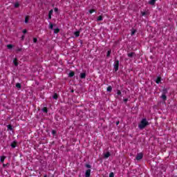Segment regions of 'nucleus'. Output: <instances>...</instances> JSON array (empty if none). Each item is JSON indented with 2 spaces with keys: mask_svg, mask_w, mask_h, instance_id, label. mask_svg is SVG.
Masks as SVG:
<instances>
[{
  "mask_svg": "<svg viewBox=\"0 0 177 177\" xmlns=\"http://www.w3.org/2000/svg\"><path fill=\"white\" fill-rule=\"evenodd\" d=\"M147 125H149V122L147 121V119L143 118L138 124V128L139 129H145V127H147Z\"/></svg>",
  "mask_w": 177,
  "mask_h": 177,
  "instance_id": "obj_1",
  "label": "nucleus"
},
{
  "mask_svg": "<svg viewBox=\"0 0 177 177\" xmlns=\"http://www.w3.org/2000/svg\"><path fill=\"white\" fill-rule=\"evenodd\" d=\"M120 67V61L115 60L113 64V68L115 71H118V68Z\"/></svg>",
  "mask_w": 177,
  "mask_h": 177,
  "instance_id": "obj_2",
  "label": "nucleus"
},
{
  "mask_svg": "<svg viewBox=\"0 0 177 177\" xmlns=\"http://www.w3.org/2000/svg\"><path fill=\"white\" fill-rule=\"evenodd\" d=\"M142 158H143V153H138L136 157V160L139 161V160H142Z\"/></svg>",
  "mask_w": 177,
  "mask_h": 177,
  "instance_id": "obj_3",
  "label": "nucleus"
},
{
  "mask_svg": "<svg viewBox=\"0 0 177 177\" xmlns=\"http://www.w3.org/2000/svg\"><path fill=\"white\" fill-rule=\"evenodd\" d=\"M80 78L81 80H85V78H86V73H80Z\"/></svg>",
  "mask_w": 177,
  "mask_h": 177,
  "instance_id": "obj_4",
  "label": "nucleus"
},
{
  "mask_svg": "<svg viewBox=\"0 0 177 177\" xmlns=\"http://www.w3.org/2000/svg\"><path fill=\"white\" fill-rule=\"evenodd\" d=\"M91 176V169H88L86 171L85 177Z\"/></svg>",
  "mask_w": 177,
  "mask_h": 177,
  "instance_id": "obj_5",
  "label": "nucleus"
},
{
  "mask_svg": "<svg viewBox=\"0 0 177 177\" xmlns=\"http://www.w3.org/2000/svg\"><path fill=\"white\" fill-rule=\"evenodd\" d=\"M156 1L157 0H150L148 1L149 5L154 6L156 5Z\"/></svg>",
  "mask_w": 177,
  "mask_h": 177,
  "instance_id": "obj_6",
  "label": "nucleus"
},
{
  "mask_svg": "<svg viewBox=\"0 0 177 177\" xmlns=\"http://www.w3.org/2000/svg\"><path fill=\"white\" fill-rule=\"evenodd\" d=\"M128 57H133V56H136V54L133 52L129 53L127 54Z\"/></svg>",
  "mask_w": 177,
  "mask_h": 177,
  "instance_id": "obj_7",
  "label": "nucleus"
},
{
  "mask_svg": "<svg viewBox=\"0 0 177 177\" xmlns=\"http://www.w3.org/2000/svg\"><path fill=\"white\" fill-rule=\"evenodd\" d=\"M110 156H111V154L110 153V152H106V153L104 155V158H109V157H110Z\"/></svg>",
  "mask_w": 177,
  "mask_h": 177,
  "instance_id": "obj_8",
  "label": "nucleus"
},
{
  "mask_svg": "<svg viewBox=\"0 0 177 177\" xmlns=\"http://www.w3.org/2000/svg\"><path fill=\"white\" fill-rule=\"evenodd\" d=\"M5 158H6V156H0V161L1 162L3 163L5 161Z\"/></svg>",
  "mask_w": 177,
  "mask_h": 177,
  "instance_id": "obj_9",
  "label": "nucleus"
},
{
  "mask_svg": "<svg viewBox=\"0 0 177 177\" xmlns=\"http://www.w3.org/2000/svg\"><path fill=\"white\" fill-rule=\"evenodd\" d=\"M103 21V16L100 15L97 18V21Z\"/></svg>",
  "mask_w": 177,
  "mask_h": 177,
  "instance_id": "obj_10",
  "label": "nucleus"
},
{
  "mask_svg": "<svg viewBox=\"0 0 177 177\" xmlns=\"http://www.w3.org/2000/svg\"><path fill=\"white\" fill-rule=\"evenodd\" d=\"M59 32H60V29H59V28L54 29V34H59Z\"/></svg>",
  "mask_w": 177,
  "mask_h": 177,
  "instance_id": "obj_11",
  "label": "nucleus"
},
{
  "mask_svg": "<svg viewBox=\"0 0 177 177\" xmlns=\"http://www.w3.org/2000/svg\"><path fill=\"white\" fill-rule=\"evenodd\" d=\"M161 99H162V100H164L165 102V100H167V95L165 94H162L161 95Z\"/></svg>",
  "mask_w": 177,
  "mask_h": 177,
  "instance_id": "obj_12",
  "label": "nucleus"
},
{
  "mask_svg": "<svg viewBox=\"0 0 177 177\" xmlns=\"http://www.w3.org/2000/svg\"><path fill=\"white\" fill-rule=\"evenodd\" d=\"M17 142L16 141H14L12 143H11L10 146L12 147V149H15L16 147V145Z\"/></svg>",
  "mask_w": 177,
  "mask_h": 177,
  "instance_id": "obj_13",
  "label": "nucleus"
},
{
  "mask_svg": "<svg viewBox=\"0 0 177 177\" xmlns=\"http://www.w3.org/2000/svg\"><path fill=\"white\" fill-rule=\"evenodd\" d=\"M155 82H156V84H160V82H161V77H158Z\"/></svg>",
  "mask_w": 177,
  "mask_h": 177,
  "instance_id": "obj_14",
  "label": "nucleus"
},
{
  "mask_svg": "<svg viewBox=\"0 0 177 177\" xmlns=\"http://www.w3.org/2000/svg\"><path fill=\"white\" fill-rule=\"evenodd\" d=\"M111 91H113V87H111V86H109L106 88V91L111 92Z\"/></svg>",
  "mask_w": 177,
  "mask_h": 177,
  "instance_id": "obj_15",
  "label": "nucleus"
},
{
  "mask_svg": "<svg viewBox=\"0 0 177 177\" xmlns=\"http://www.w3.org/2000/svg\"><path fill=\"white\" fill-rule=\"evenodd\" d=\"M16 88H17V89H21V84L20 83H17Z\"/></svg>",
  "mask_w": 177,
  "mask_h": 177,
  "instance_id": "obj_16",
  "label": "nucleus"
},
{
  "mask_svg": "<svg viewBox=\"0 0 177 177\" xmlns=\"http://www.w3.org/2000/svg\"><path fill=\"white\" fill-rule=\"evenodd\" d=\"M168 93V90L167 88H164L162 90V95H167Z\"/></svg>",
  "mask_w": 177,
  "mask_h": 177,
  "instance_id": "obj_17",
  "label": "nucleus"
},
{
  "mask_svg": "<svg viewBox=\"0 0 177 177\" xmlns=\"http://www.w3.org/2000/svg\"><path fill=\"white\" fill-rule=\"evenodd\" d=\"M7 128L9 131H13V127L11 126V124H8Z\"/></svg>",
  "mask_w": 177,
  "mask_h": 177,
  "instance_id": "obj_18",
  "label": "nucleus"
},
{
  "mask_svg": "<svg viewBox=\"0 0 177 177\" xmlns=\"http://www.w3.org/2000/svg\"><path fill=\"white\" fill-rule=\"evenodd\" d=\"M17 59L15 58V60L13 61V63L15 64V66H19V63L17 62Z\"/></svg>",
  "mask_w": 177,
  "mask_h": 177,
  "instance_id": "obj_19",
  "label": "nucleus"
},
{
  "mask_svg": "<svg viewBox=\"0 0 177 177\" xmlns=\"http://www.w3.org/2000/svg\"><path fill=\"white\" fill-rule=\"evenodd\" d=\"M117 95L118 96H122V93H121V91L117 90Z\"/></svg>",
  "mask_w": 177,
  "mask_h": 177,
  "instance_id": "obj_20",
  "label": "nucleus"
},
{
  "mask_svg": "<svg viewBox=\"0 0 177 177\" xmlns=\"http://www.w3.org/2000/svg\"><path fill=\"white\" fill-rule=\"evenodd\" d=\"M41 111L43 113H48V108L44 107Z\"/></svg>",
  "mask_w": 177,
  "mask_h": 177,
  "instance_id": "obj_21",
  "label": "nucleus"
},
{
  "mask_svg": "<svg viewBox=\"0 0 177 177\" xmlns=\"http://www.w3.org/2000/svg\"><path fill=\"white\" fill-rule=\"evenodd\" d=\"M75 73L73 71H71L68 74V77H73Z\"/></svg>",
  "mask_w": 177,
  "mask_h": 177,
  "instance_id": "obj_22",
  "label": "nucleus"
},
{
  "mask_svg": "<svg viewBox=\"0 0 177 177\" xmlns=\"http://www.w3.org/2000/svg\"><path fill=\"white\" fill-rule=\"evenodd\" d=\"M53 99H55V100H57V93H55L53 96Z\"/></svg>",
  "mask_w": 177,
  "mask_h": 177,
  "instance_id": "obj_23",
  "label": "nucleus"
},
{
  "mask_svg": "<svg viewBox=\"0 0 177 177\" xmlns=\"http://www.w3.org/2000/svg\"><path fill=\"white\" fill-rule=\"evenodd\" d=\"M19 6H20V4L19 3V2L15 3L14 5V8H19Z\"/></svg>",
  "mask_w": 177,
  "mask_h": 177,
  "instance_id": "obj_24",
  "label": "nucleus"
},
{
  "mask_svg": "<svg viewBox=\"0 0 177 177\" xmlns=\"http://www.w3.org/2000/svg\"><path fill=\"white\" fill-rule=\"evenodd\" d=\"M111 54V50H108L106 54V57H110Z\"/></svg>",
  "mask_w": 177,
  "mask_h": 177,
  "instance_id": "obj_25",
  "label": "nucleus"
},
{
  "mask_svg": "<svg viewBox=\"0 0 177 177\" xmlns=\"http://www.w3.org/2000/svg\"><path fill=\"white\" fill-rule=\"evenodd\" d=\"M48 28H50V30H53V24H50Z\"/></svg>",
  "mask_w": 177,
  "mask_h": 177,
  "instance_id": "obj_26",
  "label": "nucleus"
},
{
  "mask_svg": "<svg viewBox=\"0 0 177 177\" xmlns=\"http://www.w3.org/2000/svg\"><path fill=\"white\" fill-rule=\"evenodd\" d=\"M75 37H80V32L79 31L75 32Z\"/></svg>",
  "mask_w": 177,
  "mask_h": 177,
  "instance_id": "obj_27",
  "label": "nucleus"
},
{
  "mask_svg": "<svg viewBox=\"0 0 177 177\" xmlns=\"http://www.w3.org/2000/svg\"><path fill=\"white\" fill-rule=\"evenodd\" d=\"M7 48H8V49H12V48H13V45L8 44V45H7Z\"/></svg>",
  "mask_w": 177,
  "mask_h": 177,
  "instance_id": "obj_28",
  "label": "nucleus"
},
{
  "mask_svg": "<svg viewBox=\"0 0 177 177\" xmlns=\"http://www.w3.org/2000/svg\"><path fill=\"white\" fill-rule=\"evenodd\" d=\"M136 32V30H135V29H133L132 30H131V35H135V33Z\"/></svg>",
  "mask_w": 177,
  "mask_h": 177,
  "instance_id": "obj_29",
  "label": "nucleus"
},
{
  "mask_svg": "<svg viewBox=\"0 0 177 177\" xmlns=\"http://www.w3.org/2000/svg\"><path fill=\"white\" fill-rule=\"evenodd\" d=\"M53 15V10H50L48 12V15L52 16Z\"/></svg>",
  "mask_w": 177,
  "mask_h": 177,
  "instance_id": "obj_30",
  "label": "nucleus"
},
{
  "mask_svg": "<svg viewBox=\"0 0 177 177\" xmlns=\"http://www.w3.org/2000/svg\"><path fill=\"white\" fill-rule=\"evenodd\" d=\"M33 42L37 44V42H38V39H37V37L33 38Z\"/></svg>",
  "mask_w": 177,
  "mask_h": 177,
  "instance_id": "obj_31",
  "label": "nucleus"
},
{
  "mask_svg": "<svg viewBox=\"0 0 177 177\" xmlns=\"http://www.w3.org/2000/svg\"><path fill=\"white\" fill-rule=\"evenodd\" d=\"M89 14L90 15H92V13H93V12H95V10H89Z\"/></svg>",
  "mask_w": 177,
  "mask_h": 177,
  "instance_id": "obj_32",
  "label": "nucleus"
},
{
  "mask_svg": "<svg viewBox=\"0 0 177 177\" xmlns=\"http://www.w3.org/2000/svg\"><path fill=\"white\" fill-rule=\"evenodd\" d=\"M86 168H92V166H91V165L86 164L85 165Z\"/></svg>",
  "mask_w": 177,
  "mask_h": 177,
  "instance_id": "obj_33",
  "label": "nucleus"
},
{
  "mask_svg": "<svg viewBox=\"0 0 177 177\" xmlns=\"http://www.w3.org/2000/svg\"><path fill=\"white\" fill-rule=\"evenodd\" d=\"M109 177H114V173L111 172V173L109 174Z\"/></svg>",
  "mask_w": 177,
  "mask_h": 177,
  "instance_id": "obj_34",
  "label": "nucleus"
},
{
  "mask_svg": "<svg viewBox=\"0 0 177 177\" xmlns=\"http://www.w3.org/2000/svg\"><path fill=\"white\" fill-rule=\"evenodd\" d=\"M25 23H28V17H26Z\"/></svg>",
  "mask_w": 177,
  "mask_h": 177,
  "instance_id": "obj_35",
  "label": "nucleus"
},
{
  "mask_svg": "<svg viewBox=\"0 0 177 177\" xmlns=\"http://www.w3.org/2000/svg\"><path fill=\"white\" fill-rule=\"evenodd\" d=\"M142 16H146V15H147V12H142Z\"/></svg>",
  "mask_w": 177,
  "mask_h": 177,
  "instance_id": "obj_36",
  "label": "nucleus"
},
{
  "mask_svg": "<svg viewBox=\"0 0 177 177\" xmlns=\"http://www.w3.org/2000/svg\"><path fill=\"white\" fill-rule=\"evenodd\" d=\"M16 51H17V52H21V48H17L16 49Z\"/></svg>",
  "mask_w": 177,
  "mask_h": 177,
  "instance_id": "obj_37",
  "label": "nucleus"
},
{
  "mask_svg": "<svg viewBox=\"0 0 177 177\" xmlns=\"http://www.w3.org/2000/svg\"><path fill=\"white\" fill-rule=\"evenodd\" d=\"M52 134L53 135H56V131L52 130Z\"/></svg>",
  "mask_w": 177,
  "mask_h": 177,
  "instance_id": "obj_38",
  "label": "nucleus"
},
{
  "mask_svg": "<svg viewBox=\"0 0 177 177\" xmlns=\"http://www.w3.org/2000/svg\"><path fill=\"white\" fill-rule=\"evenodd\" d=\"M54 11H55V12H59V8H54Z\"/></svg>",
  "mask_w": 177,
  "mask_h": 177,
  "instance_id": "obj_39",
  "label": "nucleus"
},
{
  "mask_svg": "<svg viewBox=\"0 0 177 177\" xmlns=\"http://www.w3.org/2000/svg\"><path fill=\"white\" fill-rule=\"evenodd\" d=\"M23 33H24V34H26V33H27V30H26V29H24V30H23Z\"/></svg>",
  "mask_w": 177,
  "mask_h": 177,
  "instance_id": "obj_40",
  "label": "nucleus"
},
{
  "mask_svg": "<svg viewBox=\"0 0 177 177\" xmlns=\"http://www.w3.org/2000/svg\"><path fill=\"white\" fill-rule=\"evenodd\" d=\"M123 102H124V103H127V102H128V99H127V98L124 99V100H123Z\"/></svg>",
  "mask_w": 177,
  "mask_h": 177,
  "instance_id": "obj_41",
  "label": "nucleus"
},
{
  "mask_svg": "<svg viewBox=\"0 0 177 177\" xmlns=\"http://www.w3.org/2000/svg\"><path fill=\"white\" fill-rule=\"evenodd\" d=\"M50 19H52V15H48V19L50 20Z\"/></svg>",
  "mask_w": 177,
  "mask_h": 177,
  "instance_id": "obj_42",
  "label": "nucleus"
},
{
  "mask_svg": "<svg viewBox=\"0 0 177 177\" xmlns=\"http://www.w3.org/2000/svg\"><path fill=\"white\" fill-rule=\"evenodd\" d=\"M120 124V121L116 122V125H118Z\"/></svg>",
  "mask_w": 177,
  "mask_h": 177,
  "instance_id": "obj_43",
  "label": "nucleus"
},
{
  "mask_svg": "<svg viewBox=\"0 0 177 177\" xmlns=\"http://www.w3.org/2000/svg\"><path fill=\"white\" fill-rule=\"evenodd\" d=\"M21 39H22V40L24 39V35H23V36L21 37Z\"/></svg>",
  "mask_w": 177,
  "mask_h": 177,
  "instance_id": "obj_44",
  "label": "nucleus"
},
{
  "mask_svg": "<svg viewBox=\"0 0 177 177\" xmlns=\"http://www.w3.org/2000/svg\"><path fill=\"white\" fill-rule=\"evenodd\" d=\"M3 167H6V165L3 164Z\"/></svg>",
  "mask_w": 177,
  "mask_h": 177,
  "instance_id": "obj_45",
  "label": "nucleus"
},
{
  "mask_svg": "<svg viewBox=\"0 0 177 177\" xmlns=\"http://www.w3.org/2000/svg\"><path fill=\"white\" fill-rule=\"evenodd\" d=\"M44 177H48V175L45 174Z\"/></svg>",
  "mask_w": 177,
  "mask_h": 177,
  "instance_id": "obj_46",
  "label": "nucleus"
}]
</instances>
